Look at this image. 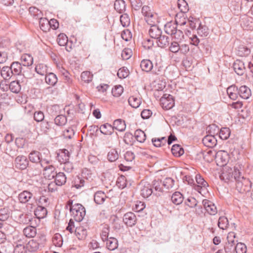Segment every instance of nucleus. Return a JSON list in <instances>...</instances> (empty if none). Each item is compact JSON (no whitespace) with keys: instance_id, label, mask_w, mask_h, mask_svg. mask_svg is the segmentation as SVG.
Here are the masks:
<instances>
[{"instance_id":"52","label":"nucleus","mask_w":253,"mask_h":253,"mask_svg":"<svg viewBox=\"0 0 253 253\" xmlns=\"http://www.w3.org/2000/svg\"><path fill=\"white\" fill-rule=\"evenodd\" d=\"M134 136L137 141L143 143L146 140V134L140 129H137L134 132Z\"/></svg>"},{"instance_id":"4","label":"nucleus","mask_w":253,"mask_h":253,"mask_svg":"<svg viewBox=\"0 0 253 253\" xmlns=\"http://www.w3.org/2000/svg\"><path fill=\"white\" fill-rule=\"evenodd\" d=\"M41 166L42 167L44 177L49 179L55 177L56 172L55 167L52 165L51 161L47 160H41Z\"/></svg>"},{"instance_id":"40","label":"nucleus","mask_w":253,"mask_h":253,"mask_svg":"<svg viewBox=\"0 0 253 253\" xmlns=\"http://www.w3.org/2000/svg\"><path fill=\"white\" fill-rule=\"evenodd\" d=\"M114 129L119 131H124L126 129V125L124 121L122 119L116 120L113 123Z\"/></svg>"},{"instance_id":"29","label":"nucleus","mask_w":253,"mask_h":253,"mask_svg":"<svg viewBox=\"0 0 253 253\" xmlns=\"http://www.w3.org/2000/svg\"><path fill=\"white\" fill-rule=\"evenodd\" d=\"M6 89L8 88L13 93H17L21 90V85L20 83L18 81H15L11 82L9 85H5Z\"/></svg>"},{"instance_id":"6","label":"nucleus","mask_w":253,"mask_h":253,"mask_svg":"<svg viewBox=\"0 0 253 253\" xmlns=\"http://www.w3.org/2000/svg\"><path fill=\"white\" fill-rule=\"evenodd\" d=\"M186 23V20L185 18L181 21L178 20V17L176 18L175 22H168L165 26V31L169 35H172L175 30L177 29V25L179 24L180 25H184Z\"/></svg>"},{"instance_id":"55","label":"nucleus","mask_w":253,"mask_h":253,"mask_svg":"<svg viewBox=\"0 0 253 253\" xmlns=\"http://www.w3.org/2000/svg\"><path fill=\"white\" fill-rule=\"evenodd\" d=\"M229 225L228 219L225 216H221L218 219V226L221 229H226Z\"/></svg>"},{"instance_id":"12","label":"nucleus","mask_w":253,"mask_h":253,"mask_svg":"<svg viewBox=\"0 0 253 253\" xmlns=\"http://www.w3.org/2000/svg\"><path fill=\"white\" fill-rule=\"evenodd\" d=\"M204 145L209 148H213L217 144V140L213 134L205 136L202 140Z\"/></svg>"},{"instance_id":"15","label":"nucleus","mask_w":253,"mask_h":253,"mask_svg":"<svg viewBox=\"0 0 253 253\" xmlns=\"http://www.w3.org/2000/svg\"><path fill=\"white\" fill-rule=\"evenodd\" d=\"M136 220L135 215L132 212L126 213L123 217V221L125 223L130 227L134 226L136 223Z\"/></svg>"},{"instance_id":"53","label":"nucleus","mask_w":253,"mask_h":253,"mask_svg":"<svg viewBox=\"0 0 253 253\" xmlns=\"http://www.w3.org/2000/svg\"><path fill=\"white\" fill-rule=\"evenodd\" d=\"M164 188L166 190L172 188L174 184V180L170 177H167L162 182Z\"/></svg>"},{"instance_id":"36","label":"nucleus","mask_w":253,"mask_h":253,"mask_svg":"<svg viewBox=\"0 0 253 253\" xmlns=\"http://www.w3.org/2000/svg\"><path fill=\"white\" fill-rule=\"evenodd\" d=\"M153 187L154 188L156 192L160 193L157 194L154 192V194L160 196L162 193L164 191V187L163 186L162 181L161 180H154L153 181Z\"/></svg>"},{"instance_id":"56","label":"nucleus","mask_w":253,"mask_h":253,"mask_svg":"<svg viewBox=\"0 0 253 253\" xmlns=\"http://www.w3.org/2000/svg\"><path fill=\"white\" fill-rule=\"evenodd\" d=\"M67 118L65 116L60 115L57 116L54 119L55 124L59 126L65 125L67 123Z\"/></svg>"},{"instance_id":"59","label":"nucleus","mask_w":253,"mask_h":253,"mask_svg":"<svg viewBox=\"0 0 253 253\" xmlns=\"http://www.w3.org/2000/svg\"><path fill=\"white\" fill-rule=\"evenodd\" d=\"M134 151L139 156L147 157L149 156L148 151L140 147L136 146L134 148Z\"/></svg>"},{"instance_id":"27","label":"nucleus","mask_w":253,"mask_h":253,"mask_svg":"<svg viewBox=\"0 0 253 253\" xmlns=\"http://www.w3.org/2000/svg\"><path fill=\"white\" fill-rule=\"evenodd\" d=\"M45 80L46 84L54 86L57 82V78L55 74L53 73H47L45 75Z\"/></svg>"},{"instance_id":"38","label":"nucleus","mask_w":253,"mask_h":253,"mask_svg":"<svg viewBox=\"0 0 253 253\" xmlns=\"http://www.w3.org/2000/svg\"><path fill=\"white\" fill-rule=\"evenodd\" d=\"M21 64L23 66H30L33 63V58L31 55L28 54L23 55L21 57Z\"/></svg>"},{"instance_id":"18","label":"nucleus","mask_w":253,"mask_h":253,"mask_svg":"<svg viewBox=\"0 0 253 253\" xmlns=\"http://www.w3.org/2000/svg\"><path fill=\"white\" fill-rule=\"evenodd\" d=\"M3 244L1 246V250L5 252H9L12 250V246L10 244L6 242V235L2 232H0V244Z\"/></svg>"},{"instance_id":"46","label":"nucleus","mask_w":253,"mask_h":253,"mask_svg":"<svg viewBox=\"0 0 253 253\" xmlns=\"http://www.w3.org/2000/svg\"><path fill=\"white\" fill-rule=\"evenodd\" d=\"M129 104L134 108H137L141 104L140 98L131 96L128 99Z\"/></svg>"},{"instance_id":"41","label":"nucleus","mask_w":253,"mask_h":253,"mask_svg":"<svg viewBox=\"0 0 253 253\" xmlns=\"http://www.w3.org/2000/svg\"><path fill=\"white\" fill-rule=\"evenodd\" d=\"M152 62L150 60H143L140 63V67L142 71L146 72L151 71L153 68Z\"/></svg>"},{"instance_id":"5","label":"nucleus","mask_w":253,"mask_h":253,"mask_svg":"<svg viewBox=\"0 0 253 253\" xmlns=\"http://www.w3.org/2000/svg\"><path fill=\"white\" fill-rule=\"evenodd\" d=\"M141 12L145 17L146 22L149 25H153L156 23V15L152 12V9L148 5L142 7Z\"/></svg>"},{"instance_id":"17","label":"nucleus","mask_w":253,"mask_h":253,"mask_svg":"<svg viewBox=\"0 0 253 253\" xmlns=\"http://www.w3.org/2000/svg\"><path fill=\"white\" fill-rule=\"evenodd\" d=\"M18 199L20 203H26L32 201L33 199V194L29 191H24L19 194Z\"/></svg>"},{"instance_id":"20","label":"nucleus","mask_w":253,"mask_h":253,"mask_svg":"<svg viewBox=\"0 0 253 253\" xmlns=\"http://www.w3.org/2000/svg\"><path fill=\"white\" fill-rule=\"evenodd\" d=\"M215 158L218 162L221 163V165H226L228 160V155L224 151H219L216 154Z\"/></svg>"},{"instance_id":"45","label":"nucleus","mask_w":253,"mask_h":253,"mask_svg":"<svg viewBox=\"0 0 253 253\" xmlns=\"http://www.w3.org/2000/svg\"><path fill=\"white\" fill-rule=\"evenodd\" d=\"M250 52V49L243 45H241L238 47L237 54L240 56H247Z\"/></svg>"},{"instance_id":"37","label":"nucleus","mask_w":253,"mask_h":253,"mask_svg":"<svg viewBox=\"0 0 253 253\" xmlns=\"http://www.w3.org/2000/svg\"><path fill=\"white\" fill-rule=\"evenodd\" d=\"M184 197L182 194L179 192H174L171 196V200L172 202L176 205H178L181 204L183 201Z\"/></svg>"},{"instance_id":"60","label":"nucleus","mask_w":253,"mask_h":253,"mask_svg":"<svg viewBox=\"0 0 253 253\" xmlns=\"http://www.w3.org/2000/svg\"><path fill=\"white\" fill-rule=\"evenodd\" d=\"M233 250H235L236 253H246L247 249L245 244L238 243L233 248Z\"/></svg>"},{"instance_id":"32","label":"nucleus","mask_w":253,"mask_h":253,"mask_svg":"<svg viewBox=\"0 0 253 253\" xmlns=\"http://www.w3.org/2000/svg\"><path fill=\"white\" fill-rule=\"evenodd\" d=\"M157 44L161 48H165L169 45V38L165 35H161L157 39Z\"/></svg>"},{"instance_id":"1","label":"nucleus","mask_w":253,"mask_h":253,"mask_svg":"<svg viewBox=\"0 0 253 253\" xmlns=\"http://www.w3.org/2000/svg\"><path fill=\"white\" fill-rule=\"evenodd\" d=\"M243 166L240 164H236L234 167L235 174L234 175V180L236 181V188L240 193L248 192L250 190L252 184L249 179L245 178L244 176H241V170Z\"/></svg>"},{"instance_id":"26","label":"nucleus","mask_w":253,"mask_h":253,"mask_svg":"<svg viewBox=\"0 0 253 253\" xmlns=\"http://www.w3.org/2000/svg\"><path fill=\"white\" fill-rule=\"evenodd\" d=\"M239 89L237 87L231 85L227 88V93L229 98L232 100H236L238 97Z\"/></svg>"},{"instance_id":"51","label":"nucleus","mask_w":253,"mask_h":253,"mask_svg":"<svg viewBox=\"0 0 253 253\" xmlns=\"http://www.w3.org/2000/svg\"><path fill=\"white\" fill-rule=\"evenodd\" d=\"M171 152L176 157H180L184 153L183 149L178 144L173 145L171 148Z\"/></svg>"},{"instance_id":"13","label":"nucleus","mask_w":253,"mask_h":253,"mask_svg":"<svg viewBox=\"0 0 253 253\" xmlns=\"http://www.w3.org/2000/svg\"><path fill=\"white\" fill-rule=\"evenodd\" d=\"M203 205L206 211L211 215H215L217 213V210L214 204L208 200L203 201Z\"/></svg>"},{"instance_id":"35","label":"nucleus","mask_w":253,"mask_h":253,"mask_svg":"<svg viewBox=\"0 0 253 253\" xmlns=\"http://www.w3.org/2000/svg\"><path fill=\"white\" fill-rule=\"evenodd\" d=\"M235 237V235L234 232H230L228 234L227 237L228 243H226L225 246V250L226 252H228V249H233V248L234 247V245H235V241L232 238Z\"/></svg>"},{"instance_id":"14","label":"nucleus","mask_w":253,"mask_h":253,"mask_svg":"<svg viewBox=\"0 0 253 253\" xmlns=\"http://www.w3.org/2000/svg\"><path fill=\"white\" fill-rule=\"evenodd\" d=\"M233 67L235 73L239 76H242L246 72L245 64L240 60H236L233 63Z\"/></svg>"},{"instance_id":"54","label":"nucleus","mask_w":253,"mask_h":253,"mask_svg":"<svg viewBox=\"0 0 253 253\" xmlns=\"http://www.w3.org/2000/svg\"><path fill=\"white\" fill-rule=\"evenodd\" d=\"M230 135V130L229 128L223 127L219 132V137L222 140H226Z\"/></svg>"},{"instance_id":"58","label":"nucleus","mask_w":253,"mask_h":253,"mask_svg":"<svg viewBox=\"0 0 253 253\" xmlns=\"http://www.w3.org/2000/svg\"><path fill=\"white\" fill-rule=\"evenodd\" d=\"M177 5L178 8L182 13H185L188 11V5L185 0H178Z\"/></svg>"},{"instance_id":"3","label":"nucleus","mask_w":253,"mask_h":253,"mask_svg":"<svg viewBox=\"0 0 253 253\" xmlns=\"http://www.w3.org/2000/svg\"><path fill=\"white\" fill-rule=\"evenodd\" d=\"M46 241L44 235H41L35 239L30 240L26 245V250L30 253L37 252L44 246Z\"/></svg>"},{"instance_id":"61","label":"nucleus","mask_w":253,"mask_h":253,"mask_svg":"<svg viewBox=\"0 0 253 253\" xmlns=\"http://www.w3.org/2000/svg\"><path fill=\"white\" fill-rule=\"evenodd\" d=\"M179 42L173 41L171 42L169 46V50L170 52L173 53H177L180 49V44Z\"/></svg>"},{"instance_id":"21","label":"nucleus","mask_w":253,"mask_h":253,"mask_svg":"<svg viewBox=\"0 0 253 253\" xmlns=\"http://www.w3.org/2000/svg\"><path fill=\"white\" fill-rule=\"evenodd\" d=\"M241 25L247 30H250L253 27V18L248 16H244L241 20Z\"/></svg>"},{"instance_id":"19","label":"nucleus","mask_w":253,"mask_h":253,"mask_svg":"<svg viewBox=\"0 0 253 253\" xmlns=\"http://www.w3.org/2000/svg\"><path fill=\"white\" fill-rule=\"evenodd\" d=\"M151 26L149 30V34L151 38L157 39L162 35L161 30L155 25H151Z\"/></svg>"},{"instance_id":"16","label":"nucleus","mask_w":253,"mask_h":253,"mask_svg":"<svg viewBox=\"0 0 253 253\" xmlns=\"http://www.w3.org/2000/svg\"><path fill=\"white\" fill-rule=\"evenodd\" d=\"M41 163L37 164L31 165L28 168V172L31 176L39 175L42 171Z\"/></svg>"},{"instance_id":"39","label":"nucleus","mask_w":253,"mask_h":253,"mask_svg":"<svg viewBox=\"0 0 253 253\" xmlns=\"http://www.w3.org/2000/svg\"><path fill=\"white\" fill-rule=\"evenodd\" d=\"M10 68L13 72V75H19L22 73V64L18 62H13Z\"/></svg>"},{"instance_id":"63","label":"nucleus","mask_w":253,"mask_h":253,"mask_svg":"<svg viewBox=\"0 0 253 253\" xmlns=\"http://www.w3.org/2000/svg\"><path fill=\"white\" fill-rule=\"evenodd\" d=\"M129 75V71L127 68L123 67L120 68L117 73L118 77L120 79H125Z\"/></svg>"},{"instance_id":"22","label":"nucleus","mask_w":253,"mask_h":253,"mask_svg":"<svg viewBox=\"0 0 253 253\" xmlns=\"http://www.w3.org/2000/svg\"><path fill=\"white\" fill-rule=\"evenodd\" d=\"M47 213L46 208L42 206H38L34 211V213L36 217L40 219L44 218Z\"/></svg>"},{"instance_id":"62","label":"nucleus","mask_w":253,"mask_h":253,"mask_svg":"<svg viewBox=\"0 0 253 253\" xmlns=\"http://www.w3.org/2000/svg\"><path fill=\"white\" fill-rule=\"evenodd\" d=\"M81 77L83 81L88 83L92 81L93 75L89 71H84L81 74Z\"/></svg>"},{"instance_id":"34","label":"nucleus","mask_w":253,"mask_h":253,"mask_svg":"<svg viewBox=\"0 0 253 253\" xmlns=\"http://www.w3.org/2000/svg\"><path fill=\"white\" fill-rule=\"evenodd\" d=\"M55 178V183L58 186H62L66 182V177L63 172L56 173Z\"/></svg>"},{"instance_id":"33","label":"nucleus","mask_w":253,"mask_h":253,"mask_svg":"<svg viewBox=\"0 0 253 253\" xmlns=\"http://www.w3.org/2000/svg\"><path fill=\"white\" fill-rule=\"evenodd\" d=\"M106 247L110 251H114L118 247V241L117 239L110 237L106 241Z\"/></svg>"},{"instance_id":"8","label":"nucleus","mask_w":253,"mask_h":253,"mask_svg":"<svg viewBox=\"0 0 253 253\" xmlns=\"http://www.w3.org/2000/svg\"><path fill=\"white\" fill-rule=\"evenodd\" d=\"M140 195L144 198L149 197L153 193L151 185L147 182L142 181L139 185Z\"/></svg>"},{"instance_id":"10","label":"nucleus","mask_w":253,"mask_h":253,"mask_svg":"<svg viewBox=\"0 0 253 253\" xmlns=\"http://www.w3.org/2000/svg\"><path fill=\"white\" fill-rule=\"evenodd\" d=\"M162 107L166 110L172 108L174 106V100L172 96L169 94H165L161 99Z\"/></svg>"},{"instance_id":"49","label":"nucleus","mask_w":253,"mask_h":253,"mask_svg":"<svg viewBox=\"0 0 253 253\" xmlns=\"http://www.w3.org/2000/svg\"><path fill=\"white\" fill-rule=\"evenodd\" d=\"M199 27L197 29L198 34L201 37H207L209 33V28L206 25H203L198 23Z\"/></svg>"},{"instance_id":"9","label":"nucleus","mask_w":253,"mask_h":253,"mask_svg":"<svg viewBox=\"0 0 253 253\" xmlns=\"http://www.w3.org/2000/svg\"><path fill=\"white\" fill-rule=\"evenodd\" d=\"M235 173L234 169L233 170L230 167H225L223 169L222 172L220 175V177L225 182L232 181L233 179H234V175Z\"/></svg>"},{"instance_id":"64","label":"nucleus","mask_w":253,"mask_h":253,"mask_svg":"<svg viewBox=\"0 0 253 253\" xmlns=\"http://www.w3.org/2000/svg\"><path fill=\"white\" fill-rule=\"evenodd\" d=\"M58 44L60 46H64L68 42V38L64 34H60L57 39Z\"/></svg>"},{"instance_id":"23","label":"nucleus","mask_w":253,"mask_h":253,"mask_svg":"<svg viewBox=\"0 0 253 253\" xmlns=\"http://www.w3.org/2000/svg\"><path fill=\"white\" fill-rule=\"evenodd\" d=\"M238 93L244 99H248L252 94L251 89L246 85L241 86L239 89Z\"/></svg>"},{"instance_id":"30","label":"nucleus","mask_w":253,"mask_h":253,"mask_svg":"<svg viewBox=\"0 0 253 253\" xmlns=\"http://www.w3.org/2000/svg\"><path fill=\"white\" fill-rule=\"evenodd\" d=\"M24 235L28 238H33L37 234V229L33 226H29L23 229Z\"/></svg>"},{"instance_id":"31","label":"nucleus","mask_w":253,"mask_h":253,"mask_svg":"<svg viewBox=\"0 0 253 253\" xmlns=\"http://www.w3.org/2000/svg\"><path fill=\"white\" fill-rule=\"evenodd\" d=\"M40 153L38 151H34L31 152L29 155L30 161L35 164L41 163V161L43 160L40 158Z\"/></svg>"},{"instance_id":"28","label":"nucleus","mask_w":253,"mask_h":253,"mask_svg":"<svg viewBox=\"0 0 253 253\" xmlns=\"http://www.w3.org/2000/svg\"><path fill=\"white\" fill-rule=\"evenodd\" d=\"M114 8L120 13L124 12L126 9V2L124 0H116L114 3Z\"/></svg>"},{"instance_id":"57","label":"nucleus","mask_w":253,"mask_h":253,"mask_svg":"<svg viewBox=\"0 0 253 253\" xmlns=\"http://www.w3.org/2000/svg\"><path fill=\"white\" fill-rule=\"evenodd\" d=\"M53 244L57 247H61L63 244V239L61 235L58 233L55 234L52 239Z\"/></svg>"},{"instance_id":"11","label":"nucleus","mask_w":253,"mask_h":253,"mask_svg":"<svg viewBox=\"0 0 253 253\" xmlns=\"http://www.w3.org/2000/svg\"><path fill=\"white\" fill-rule=\"evenodd\" d=\"M29 165V161L24 156H18L15 159V167L20 169H26Z\"/></svg>"},{"instance_id":"24","label":"nucleus","mask_w":253,"mask_h":253,"mask_svg":"<svg viewBox=\"0 0 253 253\" xmlns=\"http://www.w3.org/2000/svg\"><path fill=\"white\" fill-rule=\"evenodd\" d=\"M106 198L107 197L106 194L101 191H97L94 195V201L98 205L103 204Z\"/></svg>"},{"instance_id":"50","label":"nucleus","mask_w":253,"mask_h":253,"mask_svg":"<svg viewBox=\"0 0 253 253\" xmlns=\"http://www.w3.org/2000/svg\"><path fill=\"white\" fill-rule=\"evenodd\" d=\"M119 158L118 151L115 149H111L107 154V159L110 162H115Z\"/></svg>"},{"instance_id":"48","label":"nucleus","mask_w":253,"mask_h":253,"mask_svg":"<svg viewBox=\"0 0 253 253\" xmlns=\"http://www.w3.org/2000/svg\"><path fill=\"white\" fill-rule=\"evenodd\" d=\"M35 71L38 74L44 76L47 73V67L45 64H39L36 66Z\"/></svg>"},{"instance_id":"47","label":"nucleus","mask_w":253,"mask_h":253,"mask_svg":"<svg viewBox=\"0 0 253 253\" xmlns=\"http://www.w3.org/2000/svg\"><path fill=\"white\" fill-rule=\"evenodd\" d=\"M50 126L48 122H42L40 124V132H38V134H47Z\"/></svg>"},{"instance_id":"7","label":"nucleus","mask_w":253,"mask_h":253,"mask_svg":"<svg viewBox=\"0 0 253 253\" xmlns=\"http://www.w3.org/2000/svg\"><path fill=\"white\" fill-rule=\"evenodd\" d=\"M195 179L197 185L195 186V189L202 195L205 194L208 186L207 182L200 174H197Z\"/></svg>"},{"instance_id":"44","label":"nucleus","mask_w":253,"mask_h":253,"mask_svg":"<svg viewBox=\"0 0 253 253\" xmlns=\"http://www.w3.org/2000/svg\"><path fill=\"white\" fill-rule=\"evenodd\" d=\"M39 25L41 29L44 32H47L50 30L49 21L46 18H41L39 20Z\"/></svg>"},{"instance_id":"43","label":"nucleus","mask_w":253,"mask_h":253,"mask_svg":"<svg viewBox=\"0 0 253 253\" xmlns=\"http://www.w3.org/2000/svg\"><path fill=\"white\" fill-rule=\"evenodd\" d=\"M75 232L76 236L79 240H84L87 236V231L82 226L77 227Z\"/></svg>"},{"instance_id":"42","label":"nucleus","mask_w":253,"mask_h":253,"mask_svg":"<svg viewBox=\"0 0 253 253\" xmlns=\"http://www.w3.org/2000/svg\"><path fill=\"white\" fill-rule=\"evenodd\" d=\"M1 76L4 79L7 80L10 79L13 74V72L10 67L4 66L1 69Z\"/></svg>"},{"instance_id":"25","label":"nucleus","mask_w":253,"mask_h":253,"mask_svg":"<svg viewBox=\"0 0 253 253\" xmlns=\"http://www.w3.org/2000/svg\"><path fill=\"white\" fill-rule=\"evenodd\" d=\"M100 132L104 135H111L114 131V127L110 124L106 123L100 126Z\"/></svg>"},{"instance_id":"2","label":"nucleus","mask_w":253,"mask_h":253,"mask_svg":"<svg viewBox=\"0 0 253 253\" xmlns=\"http://www.w3.org/2000/svg\"><path fill=\"white\" fill-rule=\"evenodd\" d=\"M66 207V209L70 210L72 216L76 221H81L85 215V208L81 204H73L72 200H69L67 203Z\"/></svg>"}]
</instances>
